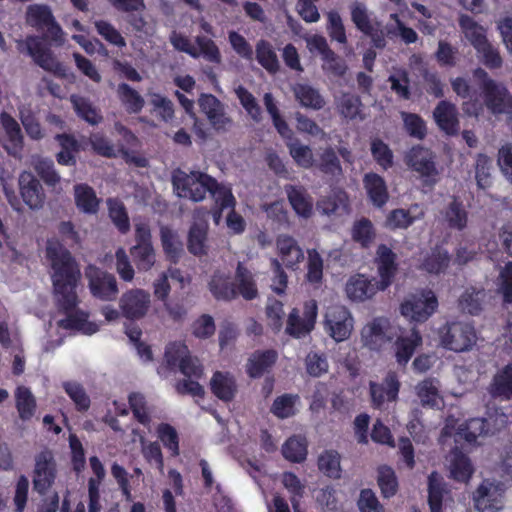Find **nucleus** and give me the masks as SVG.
Here are the masks:
<instances>
[{"label": "nucleus", "mask_w": 512, "mask_h": 512, "mask_svg": "<svg viewBox=\"0 0 512 512\" xmlns=\"http://www.w3.org/2000/svg\"><path fill=\"white\" fill-rule=\"evenodd\" d=\"M45 258L50 267L55 301L58 307L67 313L66 318L57 321V326L85 335L96 333L99 325L89 321L87 313H70L78 304L76 289L81 278L80 269L71 253L53 238L47 241Z\"/></svg>", "instance_id": "f257e3e1"}, {"label": "nucleus", "mask_w": 512, "mask_h": 512, "mask_svg": "<svg viewBox=\"0 0 512 512\" xmlns=\"http://www.w3.org/2000/svg\"><path fill=\"white\" fill-rule=\"evenodd\" d=\"M473 76L479 82L483 104L477 99L465 101L462 104L464 113L478 117L485 106L492 114L510 113L512 118V111H510L512 95L507 87L489 77L488 73L482 68H476L473 71Z\"/></svg>", "instance_id": "f03ea898"}, {"label": "nucleus", "mask_w": 512, "mask_h": 512, "mask_svg": "<svg viewBox=\"0 0 512 512\" xmlns=\"http://www.w3.org/2000/svg\"><path fill=\"white\" fill-rule=\"evenodd\" d=\"M165 362L171 369H179L187 377V379L177 383L178 393L199 398L204 396L203 386L192 379H199L203 376V367L198 358L191 356L188 347L184 343H169L165 350Z\"/></svg>", "instance_id": "7ed1b4c3"}, {"label": "nucleus", "mask_w": 512, "mask_h": 512, "mask_svg": "<svg viewBox=\"0 0 512 512\" xmlns=\"http://www.w3.org/2000/svg\"><path fill=\"white\" fill-rule=\"evenodd\" d=\"M173 188L180 198L200 202L214 185V178L200 171L189 173L178 170L172 177Z\"/></svg>", "instance_id": "20e7f679"}, {"label": "nucleus", "mask_w": 512, "mask_h": 512, "mask_svg": "<svg viewBox=\"0 0 512 512\" xmlns=\"http://www.w3.org/2000/svg\"><path fill=\"white\" fill-rule=\"evenodd\" d=\"M440 346L454 352H465L476 344L477 334L474 327L466 322H448L438 330Z\"/></svg>", "instance_id": "39448f33"}, {"label": "nucleus", "mask_w": 512, "mask_h": 512, "mask_svg": "<svg viewBox=\"0 0 512 512\" xmlns=\"http://www.w3.org/2000/svg\"><path fill=\"white\" fill-rule=\"evenodd\" d=\"M438 299L432 290L424 289L407 296L400 306L401 315L411 322H425L437 310Z\"/></svg>", "instance_id": "423d86ee"}, {"label": "nucleus", "mask_w": 512, "mask_h": 512, "mask_svg": "<svg viewBox=\"0 0 512 512\" xmlns=\"http://www.w3.org/2000/svg\"><path fill=\"white\" fill-rule=\"evenodd\" d=\"M18 44L20 50L22 46H25L27 53L33 58L34 62L44 70L58 77L74 80L75 75L56 59L51 50L39 38L28 37Z\"/></svg>", "instance_id": "0eeeda50"}, {"label": "nucleus", "mask_w": 512, "mask_h": 512, "mask_svg": "<svg viewBox=\"0 0 512 512\" xmlns=\"http://www.w3.org/2000/svg\"><path fill=\"white\" fill-rule=\"evenodd\" d=\"M324 330L336 342L347 340L354 330V317L350 310L340 304L327 307Z\"/></svg>", "instance_id": "6e6552de"}, {"label": "nucleus", "mask_w": 512, "mask_h": 512, "mask_svg": "<svg viewBox=\"0 0 512 512\" xmlns=\"http://www.w3.org/2000/svg\"><path fill=\"white\" fill-rule=\"evenodd\" d=\"M398 332L399 328L389 319L376 317L368 321L361 329V341L372 350H380L391 342Z\"/></svg>", "instance_id": "1a4fd4ad"}, {"label": "nucleus", "mask_w": 512, "mask_h": 512, "mask_svg": "<svg viewBox=\"0 0 512 512\" xmlns=\"http://www.w3.org/2000/svg\"><path fill=\"white\" fill-rule=\"evenodd\" d=\"M505 492L502 482L484 480L473 493L474 506L479 512H500L504 508Z\"/></svg>", "instance_id": "9d476101"}, {"label": "nucleus", "mask_w": 512, "mask_h": 512, "mask_svg": "<svg viewBox=\"0 0 512 512\" xmlns=\"http://www.w3.org/2000/svg\"><path fill=\"white\" fill-rule=\"evenodd\" d=\"M488 434H490V429L487 428L484 419L473 418L456 427V420L454 418H448L443 428L440 441L445 443L448 437L454 436L455 441L463 439L468 443H474L477 442L479 438Z\"/></svg>", "instance_id": "9b49d317"}, {"label": "nucleus", "mask_w": 512, "mask_h": 512, "mask_svg": "<svg viewBox=\"0 0 512 512\" xmlns=\"http://www.w3.org/2000/svg\"><path fill=\"white\" fill-rule=\"evenodd\" d=\"M207 211L197 209L193 213V222L188 230L187 249L197 257L206 256L210 249L208 238V223L206 221Z\"/></svg>", "instance_id": "f8f14e48"}, {"label": "nucleus", "mask_w": 512, "mask_h": 512, "mask_svg": "<svg viewBox=\"0 0 512 512\" xmlns=\"http://www.w3.org/2000/svg\"><path fill=\"white\" fill-rule=\"evenodd\" d=\"M151 306V295L148 291L133 288L124 292L119 299V308L123 317L129 320L144 318Z\"/></svg>", "instance_id": "ddd939ff"}, {"label": "nucleus", "mask_w": 512, "mask_h": 512, "mask_svg": "<svg viewBox=\"0 0 512 512\" xmlns=\"http://www.w3.org/2000/svg\"><path fill=\"white\" fill-rule=\"evenodd\" d=\"M85 276L91 294L103 301L115 299L118 293L116 279L113 275L98 269L95 266L87 267Z\"/></svg>", "instance_id": "4468645a"}, {"label": "nucleus", "mask_w": 512, "mask_h": 512, "mask_svg": "<svg viewBox=\"0 0 512 512\" xmlns=\"http://www.w3.org/2000/svg\"><path fill=\"white\" fill-rule=\"evenodd\" d=\"M56 463L51 451L43 450L35 456L33 485L39 493H45L54 483Z\"/></svg>", "instance_id": "2eb2a0df"}, {"label": "nucleus", "mask_w": 512, "mask_h": 512, "mask_svg": "<svg viewBox=\"0 0 512 512\" xmlns=\"http://www.w3.org/2000/svg\"><path fill=\"white\" fill-rule=\"evenodd\" d=\"M317 319V303L310 300L304 305L303 317L299 316L297 309H293L287 320L286 333L295 338L309 334L315 326Z\"/></svg>", "instance_id": "dca6fc26"}, {"label": "nucleus", "mask_w": 512, "mask_h": 512, "mask_svg": "<svg viewBox=\"0 0 512 512\" xmlns=\"http://www.w3.org/2000/svg\"><path fill=\"white\" fill-rule=\"evenodd\" d=\"M277 260L282 266L295 270L304 260V251L295 238L288 234H280L275 240Z\"/></svg>", "instance_id": "f3484780"}, {"label": "nucleus", "mask_w": 512, "mask_h": 512, "mask_svg": "<svg viewBox=\"0 0 512 512\" xmlns=\"http://www.w3.org/2000/svg\"><path fill=\"white\" fill-rule=\"evenodd\" d=\"M383 291L378 287L375 278H368L363 274L351 276L345 284V294L347 298L356 303H362L375 297Z\"/></svg>", "instance_id": "a211bd4d"}, {"label": "nucleus", "mask_w": 512, "mask_h": 512, "mask_svg": "<svg viewBox=\"0 0 512 512\" xmlns=\"http://www.w3.org/2000/svg\"><path fill=\"white\" fill-rule=\"evenodd\" d=\"M198 103L215 130L226 131L232 126V119L226 114L224 105L215 96L202 94Z\"/></svg>", "instance_id": "6ab92c4d"}, {"label": "nucleus", "mask_w": 512, "mask_h": 512, "mask_svg": "<svg viewBox=\"0 0 512 512\" xmlns=\"http://www.w3.org/2000/svg\"><path fill=\"white\" fill-rule=\"evenodd\" d=\"M407 164L427 181L435 182L438 170L435 155L427 148L414 147L406 156Z\"/></svg>", "instance_id": "aec40b11"}, {"label": "nucleus", "mask_w": 512, "mask_h": 512, "mask_svg": "<svg viewBox=\"0 0 512 512\" xmlns=\"http://www.w3.org/2000/svg\"><path fill=\"white\" fill-rule=\"evenodd\" d=\"M396 255L386 245H380L376 251L374 263L377 269L378 287L383 291L386 290L393 282L397 272V264L395 262Z\"/></svg>", "instance_id": "412c9836"}, {"label": "nucleus", "mask_w": 512, "mask_h": 512, "mask_svg": "<svg viewBox=\"0 0 512 512\" xmlns=\"http://www.w3.org/2000/svg\"><path fill=\"white\" fill-rule=\"evenodd\" d=\"M19 190L24 203L32 210L44 206L45 193L40 181L30 172L24 171L19 175Z\"/></svg>", "instance_id": "4be33fe9"}, {"label": "nucleus", "mask_w": 512, "mask_h": 512, "mask_svg": "<svg viewBox=\"0 0 512 512\" xmlns=\"http://www.w3.org/2000/svg\"><path fill=\"white\" fill-rule=\"evenodd\" d=\"M208 288L218 300H232L237 297L236 286L230 281V271L226 269L214 271L208 282Z\"/></svg>", "instance_id": "5701e85b"}, {"label": "nucleus", "mask_w": 512, "mask_h": 512, "mask_svg": "<svg viewBox=\"0 0 512 512\" xmlns=\"http://www.w3.org/2000/svg\"><path fill=\"white\" fill-rule=\"evenodd\" d=\"M400 389V382L394 372L388 373L383 384H370L372 402L380 407L385 402L395 401Z\"/></svg>", "instance_id": "b1692460"}, {"label": "nucleus", "mask_w": 512, "mask_h": 512, "mask_svg": "<svg viewBox=\"0 0 512 512\" xmlns=\"http://www.w3.org/2000/svg\"><path fill=\"white\" fill-rule=\"evenodd\" d=\"M210 389L218 399L228 402L234 399L238 387L230 372L216 371L211 377Z\"/></svg>", "instance_id": "393cba45"}, {"label": "nucleus", "mask_w": 512, "mask_h": 512, "mask_svg": "<svg viewBox=\"0 0 512 512\" xmlns=\"http://www.w3.org/2000/svg\"><path fill=\"white\" fill-rule=\"evenodd\" d=\"M438 127L447 134H456L459 131L457 108L448 101H441L433 112Z\"/></svg>", "instance_id": "a878e982"}, {"label": "nucleus", "mask_w": 512, "mask_h": 512, "mask_svg": "<svg viewBox=\"0 0 512 512\" xmlns=\"http://www.w3.org/2000/svg\"><path fill=\"white\" fill-rule=\"evenodd\" d=\"M129 404L134 417L144 426L150 427L155 420L160 418L156 406L149 403L144 395L140 393H131Z\"/></svg>", "instance_id": "bb28decb"}, {"label": "nucleus", "mask_w": 512, "mask_h": 512, "mask_svg": "<svg viewBox=\"0 0 512 512\" xmlns=\"http://www.w3.org/2000/svg\"><path fill=\"white\" fill-rule=\"evenodd\" d=\"M415 393L423 406L440 408L443 405L440 383L435 378H426L420 381L415 386Z\"/></svg>", "instance_id": "cd10ccee"}, {"label": "nucleus", "mask_w": 512, "mask_h": 512, "mask_svg": "<svg viewBox=\"0 0 512 512\" xmlns=\"http://www.w3.org/2000/svg\"><path fill=\"white\" fill-rule=\"evenodd\" d=\"M74 201L77 209L88 215L97 214L101 203L95 190L83 183L74 186Z\"/></svg>", "instance_id": "c85d7f7f"}, {"label": "nucleus", "mask_w": 512, "mask_h": 512, "mask_svg": "<svg viewBox=\"0 0 512 512\" xmlns=\"http://www.w3.org/2000/svg\"><path fill=\"white\" fill-rule=\"evenodd\" d=\"M395 358L399 365L405 366L411 359L415 349L422 344V337L416 329L408 336H396Z\"/></svg>", "instance_id": "c756f323"}, {"label": "nucleus", "mask_w": 512, "mask_h": 512, "mask_svg": "<svg viewBox=\"0 0 512 512\" xmlns=\"http://www.w3.org/2000/svg\"><path fill=\"white\" fill-rule=\"evenodd\" d=\"M364 188L366 193L376 207H382L386 204L389 198L387 185L384 179L375 173H368L363 179Z\"/></svg>", "instance_id": "7c9ffc66"}, {"label": "nucleus", "mask_w": 512, "mask_h": 512, "mask_svg": "<svg viewBox=\"0 0 512 512\" xmlns=\"http://www.w3.org/2000/svg\"><path fill=\"white\" fill-rule=\"evenodd\" d=\"M276 359L274 350L256 351L248 359L247 373L254 378L260 377L274 365Z\"/></svg>", "instance_id": "2f4dec72"}, {"label": "nucleus", "mask_w": 512, "mask_h": 512, "mask_svg": "<svg viewBox=\"0 0 512 512\" xmlns=\"http://www.w3.org/2000/svg\"><path fill=\"white\" fill-rule=\"evenodd\" d=\"M459 26L462 33L464 34V37L475 50L489 41L487 38L486 28L478 24L471 17L466 15L461 16L459 20Z\"/></svg>", "instance_id": "473e14b6"}, {"label": "nucleus", "mask_w": 512, "mask_h": 512, "mask_svg": "<svg viewBox=\"0 0 512 512\" xmlns=\"http://www.w3.org/2000/svg\"><path fill=\"white\" fill-rule=\"evenodd\" d=\"M285 190L296 214L303 218H309L313 212V201L306 191L291 185L287 186Z\"/></svg>", "instance_id": "72a5a7b5"}, {"label": "nucleus", "mask_w": 512, "mask_h": 512, "mask_svg": "<svg viewBox=\"0 0 512 512\" xmlns=\"http://www.w3.org/2000/svg\"><path fill=\"white\" fill-rule=\"evenodd\" d=\"M0 120L7 137L4 147L9 153L16 154L21 147L23 139L20 126L16 120L7 113H2Z\"/></svg>", "instance_id": "f704fd0d"}, {"label": "nucleus", "mask_w": 512, "mask_h": 512, "mask_svg": "<svg viewBox=\"0 0 512 512\" xmlns=\"http://www.w3.org/2000/svg\"><path fill=\"white\" fill-rule=\"evenodd\" d=\"M448 468L451 477L460 482H467L473 474V467L469 459L458 450H454L450 454Z\"/></svg>", "instance_id": "c9c22d12"}, {"label": "nucleus", "mask_w": 512, "mask_h": 512, "mask_svg": "<svg viewBox=\"0 0 512 512\" xmlns=\"http://www.w3.org/2000/svg\"><path fill=\"white\" fill-rule=\"evenodd\" d=\"M292 91L295 99L305 108L319 110L325 105L323 97L310 85L298 83L292 87Z\"/></svg>", "instance_id": "e433bc0d"}, {"label": "nucleus", "mask_w": 512, "mask_h": 512, "mask_svg": "<svg viewBox=\"0 0 512 512\" xmlns=\"http://www.w3.org/2000/svg\"><path fill=\"white\" fill-rule=\"evenodd\" d=\"M235 281L237 295H241L246 300H252L258 296V289L253 274L241 263L237 266Z\"/></svg>", "instance_id": "4c0bfd02"}, {"label": "nucleus", "mask_w": 512, "mask_h": 512, "mask_svg": "<svg viewBox=\"0 0 512 512\" xmlns=\"http://www.w3.org/2000/svg\"><path fill=\"white\" fill-rule=\"evenodd\" d=\"M351 21L355 27L366 35H372L374 31V21L372 12L362 2H353L350 5Z\"/></svg>", "instance_id": "58836bf2"}, {"label": "nucleus", "mask_w": 512, "mask_h": 512, "mask_svg": "<svg viewBox=\"0 0 512 512\" xmlns=\"http://www.w3.org/2000/svg\"><path fill=\"white\" fill-rule=\"evenodd\" d=\"M443 221L448 227L456 230H462L466 227L468 216L461 202L451 199L442 212Z\"/></svg>", "instance_id": "ea45409f"}, {"label": "nucleus", "mask_w": 512, "mask_h": 512, "mask_svg": "<svg viewBox=\"0 0 512 512\" xmlns=\"http://www.w3.org/2000/svg\"><path fill=\"white\" fill-rule=\"evenodd\" d=\"M490 392L493 396L506 399L512 397V364H508L496 372L490 385Z\"/></svg>", "instance_id": "a19ab883"}, {"label": "nucleus", "mask_w": 512, "mask_h": 512, "mask_svg": "<svg viewBox=\"0 0 512 512\" xmlns=\"http://www.w3.org/2000/svg\"><path fill=\"white\" fill-rule=\"evenodd\" d=\"M117 96L128 113H139L145 105L143 96L126 83L118 85Z\"/></svg>", "instance_id": "79ce46f5"}, {"label": "nucleus", "mask_w": 512, "mask_h": 512, "mask_svg": "<svg viewBox=\"0 0 512 512\" xmlns=\"http://www.w3.org/2000/svg\"><path fill=\"white\" fill-rule=\"evenodd\" d=\"M160 236L166 256L176 262L183 253V243L179 234L169 227H161Z\"/></svg>", "instance_id": "37998d69"}, {"label": "nucleus", "mask_w": 512, "mask_h": 512, "mask_svg": "<svg viewBox=\"0 0 512 512\" xmlns=\"http://www.w3.org/2000/svg\"><path fill=\"white\" fill-rule=\"evenodd\" d=\"M148 96L152 107L151 113L162 122H170L174 118V106L172 101L159 93L149 92Z\"/></svg>", "instance_id": "c03bdc74"}, {"label": "nucleus", "mask_w": 512, "mask_h": 512, "mask_svg": "<svg viewBox=\"0 0 512 512\" xmlns=\"http://www.w3.org/2000/svg\"><path fill=\"white\" fill-rule=\"evenodd\" d=\"M318 468L326 476L334 479L341 477L340 455L335 450H325L318 456Z\"/></svg>", "instance_id": "a18cd8bd"}, {"label": "nucleus", "mask_w": 512, "mask_h": 512, "mask_svg": "<svg viewBox=\"0 0 512 512\" xmlns=\"http://www.w3.org/2000/svg\"><path fill=\"white\" fill-rule=\"evenodd\" d=\"M282 454L290 462H302L307 456V443L301 436L290 437L282 446Z\"/></svg>", "instance_id": "49530a36"}, {"label": "nucleus", "mask_w": 512, "mask_h": 512, "mask_svg": "<svg viewBox=\"0 0 512 512\" xmlns=\"http://www.w3.org/2000/svg\"><path fill=\"white\" fill-rule=\"evenodd\" d=\"M317 207L326 215L337 212H346L348 209V196L344 191H334L329 196L321 199L318 202Z\"/></svg>", "instance_id": "de8ad7c7"}, {"label": "nucleus", "mask_w": 512, "mask_h": 512, "mask_svg": "<svg viewBox=\"0 0 512 512\" xmlns=\"http://www.w3.org/2000/svg\"><path fill=\"white\" fill-rule=\"evenodd\" d=\"M131 254L140 271L150 270L155 262V251L151 243H137L131 248Z\"/></svg>", "instance_id": "09e8293b"}, {"label": "nucleus", "mask_w": 512, "mask_h": 512, "mask_svg": "<svg viewBox=\"0 0 512 512\" xmlns=\"http://www.w3.org/2000/svg\"><path fill=\"white\" fill-rule=\"evenodd\" d=\"M448 263V252L442 248H437L424 257L421 268L428 273L438 274L447 268Z\"/></svg>", "instance_id": "8fccbe9b"}, {"label": "nucleus", "mask_w": 512, "mask_h": 512, "mask_svg": "<svg viewBox=\"0 0 512 512\" xmlns=\"http://www.w3.org/2000/svg\"><path fill=\"white\" fill-rule=\"evenodd\" d=\"M298 405L299 397L297 395L285 394L274 400L271 411L278 418L284 419L295 415Z\"/></svg>", "instance_id": "3c124183"}, {"label": "nucleus", "mask_w": 512, "mask_h": 512, "mask_svg": "<svg viewBox=\"0 0 512 512\" xmlns=\"http://www.w3.org/2000/svg\"><path fill=\"white\" fill-rule=\"evenodd\" d=\"M16 407L22 420L30 419L36 409V401L32 392L26 387H18L16 390Z\"/></svg>", "instance_id": "603ef678"}, {"label": "nucleus", "mask_w": 512, "mask_h": 512, "mask_svg": "<svg viewBox=\"0 0 512 512\" xmlns=\"http://www.w3.org/2000/svg\"><path fill=\"white\" fill-rule=\"evenodd\" d=\"M26 18L30 25L41 29L51 25L54 20L51 9L47 5L41 4L30 5L27 8Z\"/></svg>", "instance_id": "864d4df0"}, {"label": "nucleus", "mask_w": 512, "mask_h": 512, "mask_svg": "<svg viewBox=\"0 0 512 512\" xmlns=\"http://www.w3.org/2000/svg\"><path fill=\"white\" fill-rule=\"evenodd\" d=\"M281 482L287 491L291 494V503L294 512H302L300 510L299 498L302 497L305 485L292 472H285L281 476Z\"/></svg>", "instance_id": "5fc2aeb1"}, {"label": "nucleus", "mask_w": 512, "mask_h": 512, "mask_svg": "<svg viewBox=\"0 0 512 512\" xmlns=\"http://www.w3.org/2000/svg\"><path fill=\"white\" fill-rule=\"evenodd\" d=\"M108 212L111 221L122 233H126L130 229V222L124 204L117 199L107 200Z\"/></svg>", "instance_id": "6e6d98bb"}, {"label": "nucleus", "mask_w": 512, "mask_h": 512, "mask_svg": "<svg viewBox=\"0 0 512 512\" xmlns=\"http://www.w3.org/2000/svg\"><path fill=\"white\" fill-rule=\"evenodd\" d=\"M256 58L259 64L270 73H275L279 69V61L272 46L261 40L256 45Z\"/></svg>", "instance_id": "4d7b16f0"}, {"label": "nucleus", "mask_w": 512, "mask_h": 512, "mask_svg": "<svg viewBox=\"0 0 512 512\" xmlns=\"http://www.w3.org/2000/svg\"><path fill=\"white\" fill-rule=\"evenodd\" d=\"M361 106L360 98L353 94H342L336 100L338 112L347 119L361 117Z\"/></svg>", "instance_id": "13d9d810"}, {"label": "nucleus", "mask_w": 512, "mask_h": 512, "mask_svg": "<svg viewBox=\"0 0 512 512\" xmlns=\"http://www.w3.org/2000/svg\"><path fill=\"white\" fill-rule=\"evenodd\" d=\"M327 17V33L332 41L339 44L347 43L346 29L340 14L335 10L326 13Z\"/></svg>", "instance_id": "bf43d9fd"}, {"label": "nucleus", "mask_w": 512, "mask_h": 512, "mask_svg": "<svg viewBox=\"0 0 512 512\" xmlns=\"http://www.w3.org/2000/svg\"><path fill=\"white\" fill-rule=\"evenodd\" d=\"M390 19L393 20V24L386 26V33L390 37L400 36L406 44L415 43L418 40L416 31L410 27H407L399 18L398 14H391Z\"/></svg>", "instance_id": "052dcab7"}, {"label": "nucleus", "mask_w": 512, "mask_h": 512, "mask_svg": "<svg viewBox=\"0 0 512 512\" xmlns=\"http://www.w3.org/2000/svg\"><path fill=\"white\" fill-rule=\"evenodd\" d=\"M392 91L399 97L408 99L410 97L408 72L404 68L394 67L388 78Z\"/></svg>", "instance_id": "680f3d73"}, {"label": "nucleus", "mask_w": 512, "mask_h": 512, "mask_svg": "<svg viewBox=\"0 0 512 512\" xmlns=\"http://www.w3.org/2000/svg\"><path fill=\"white\" fill-rule=\"evenodd\" d=\"M484 298L485 293L483 290L470 288L461 296L460 306L463 311L475 315L481 311Z\"/></svg>", "instance_id": "e2e57ef3"}, {"label": "nucleus", "mask_w": 512, "mask_h": 512, "mask_svg": "<svg viewBox=\"0 0 512 512\" xmlns=\"http://www.w3.org/2000/svg\"><path fill=\"white\" fill-rule=\"evenodd\" d=\"M209 193L215 200L216 205L220 208V210H224L227 208L234 209L236 205V199L232 194V190L229 186L224 184H219L214 179V185L209 189Z\"/></svg>", "instance_id": "0e129e2a"}, {"label": "nucleus", "mask_w": 512, "mask_h": 512, "mask_svg": "<svg viewBox=\"0 0 512 512\" xmlns=\"http://www.w3.org/2000/svg\"><path fill=\"white\" fill-rule=\"evenodd\" d=\"M306 278L313 284H319L323 278V259L316 249L307 250Z\"/></svg>", "instance_id": "69168bd1"}, {"label": "nucleus", "mask_w": 512, "mask_h": 512, "mask_svg": "<svg viewBox=\"0 0 512 512\" xmlns=\"http://www.w3.org/2000/svg\"><path fill=\"white\" fill-rule=\"evenodd\" d=\"M442 484V477L438 473L433 472L430 474L428 481V502L431 512H440L444 491Z\"/></svg>", "instance_id": "338daca9"}, {"label": "nucleus", "mask_w": 512, "mask_h": 512, "mask_svg": "<svg viewBox=\"0 0 512 512\" xmlns=\"http://www.w3.org/2000/svg\"><path fill=\"white\" fill-rule=\"evenodd\" d=\"M497 291L502 295L505 303H512V261L499 269Z\"/></svg>", "instance_id": "774afa93"}]
</instances>
